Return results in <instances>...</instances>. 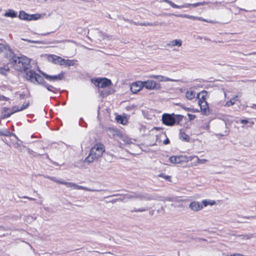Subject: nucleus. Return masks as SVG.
I'll list each match as a JSON object with an SVG mask.
<instances>
[{
  "instance_id": "nucleus-1",
  "label": "nucleus",
  "mask_w": 256,
  "mask_h": 256,
  "mask_svg": "<svg viewBox=\"0 0 256 256\" xmlns=\"http://www.w3.org/2000/svg\"><path fill=\"white\" fill-rule=\"evenodd\" d=\"M130 197L140 200L142 202L141 204L144 206L139 208H136L134 210L135 212H146L153 206V204L148 202L150 200H154L153 196L140 194H134L130 195Z\"/></svg>"
},
{
  "instance_id": "nucleus-2",
  "label": "nucleus",
  "mask_w": 256,
  "mask_h": 256,
  "mask_svg": "<svg viewBox=\"0 0 256 256\" xmlns=\"http://www.w3.org/2000/svg\"><path fill=\"white\" fill-rule=\"evenodd\" d=\"M105 151L104 146L102 144H96L91 148L88 156L86 158L85 162L92 163L100 158Z\"/></svg>"
},
{
  "instance_id": "nucleus-3",
  "label": "nucleus",
  "mask_w": 256,
  "mask_h": 256,
  "mask_svg": "<svg viewBox=\"0 0 256 256\" xmlns=\"http://www.w3.org/2000/svg\"><path fill=\"white\" fill-rule=\"evenodd\" d=\"M11 66L18 71L24 70L26 71L28 69L30 65V60L26 56H14L12 57V62L10 64Z\"/></svg>"
},
{
  "instance_id": "nucleus-4",
  "label": "nucleus",
  "mask_w": 256,
  "mask_h": 256,
  "mask_svg": "<svg viewBox=\"0 0 256 256\" xmlns=\"http://www.w3.org/2000/svg\"><path fill=\"white\" fill-rule=\"evenodd\" d=\"M26 73V78L27 80L31 81L32 82H38L39 84L42 85L48 90L53 92L52 88L54 87L46 83L41 76L36 74L34 70H28L24 71Z\"/></svg>"
},
{
  "instance_id": "nucleus-5",
  "label": "nucleus",
  "mask_w": 256,
  "mask_h": 256,
  "mask_svg": "<svg viewBox=\"0 0 256 256\" xmlns=\"http://www.w3.org/2000/svg\"><path fill=\"white\" fill-rule=\"evenodd\" d=\"M162 2L168 3L169 4L172 8H188L190 6H192L194 8L198 7L199 6H202L209 4V2H199L197 3H195L194 4H184L183 5L178 6L175 4H174L170 0H162Z\"/></svg>"
},
{
  "instance_id": "nucleus-6",
  "label": "nucleus",
  "mask_w": 256,
  "mask_h": 256,
  "mask_svg": "<svg viewBox=\"0 0 256 256\" xmlns=\"http://www.w3.org/2000/svg\"><path fill=\"white\" fill-rule=\"evenodd\" d=\"M170 162L173 164H181L185 162L191 161L192 158L187 157L184 156H174L170 158Z\"/></svg>"
},
{
  "instance_id": "nucleus-7",
  "label": "nucleus",
  "mask_w": 256,
  "mask_h": 256,
  "mask_svg": "<svg viewBox=\"0 0 256 256\" xmlns=\"http://www.w3.org/2000/svg\"><path fill=\"white\" fill-rule=\"evenodd\" d=\"M1 52L4 53L6 58H9L10 64L12 62V57L16 56L12 50L6 44H0V53Z\"/></svg>"
},
{
  "instance_id": "nucleus-8",
  "label": "nucleus",
  "mask_w": 256,
  "mask_h": 256,
  "mask_svg": "<svg viewBox=\"0 0 256 256\" xmlns=\"http://www.w3.org/2000/svg\"><path fill=\"white\" fill-rule=\"evenodd\" d=\"M63 184L66 186L68 188H72L74 190H82L86 191H90V192H98V190H92L90 188H88L82 186H79L75 183L70 182H64Z\"/></svg>"
},
{
  "instance_id": "nucleus-9",
  "label": "nucleus",
  "mask_w": 256,
  "mask_h": 256,
  "mask_svg": "<svg viewBox=\"0 0 256 256\" xmlns=\"http://www.w3.org/2000/svg\"><path fill=\"white\" fill-rule=\"evenodd\" d=\"M96 86L100 88H104L111 85L112 82L110 80L106 78H97L94 82Z\"/></svg>"
},
{
  "instance_id": "nucleus-10",
  "label": "nucleus",
  "mask_w": 256,
  "mask_h": 256,
  "mask_svg": "<svg viewBox=\"0 0 256 256\" xmlns=\"http://www.w3.org/2000/svg\"><path fill=\"white\" fill-rule=\"evenodd\" d=\"M162 122L166 125L172 126L176 123V119L174 115L164 114L162 116Z\"/></svg>"
},
{
  "instance_id": "nucleus-11",
  "label": "nucleus",
  "mask_w": 256,
  "mask_h": 256,
  "mask_svg": "<svg viewBox=\"0 0 256 256\" xmlns=\"http://www.w3.org/2000/svg\"><path fill=\"white\" fill-rule=\"evenodd\" d=\"M144 87L148 90L160 89V86L156 82L152 80H148L142 82Z\"/></svg>"
},
{
  "instance_id": "nucleus-12",
  "label": "nucleus",
  "mask_w": 256,
  "mask_h": 256,
  "mask_svg": "<svg viewBox=\"0 0 256 256\" xmlns=\"http://www.w3.org/2000/svg\"><path fill=\"white\" fill-rule=\"evenodd\" d=\"M42 74L46 80L52 82L60 80L64 76V74L62 73H60L58 75L53 76L48 74L44 72H42Z\"/></svg>"
},
{
  "instance_id": "nucleus-13",
  "label": "nucleus",
  "mask_w": 256,
  "mask_h": 256,
  "mask_svg": "<svg viewBox=\"0 0 256 256\" xmlns=\"http://www.w3.org/2000/svg\"><path fill=\"white\" fill-rule=\"evenodd\" d=\"M28 105H29V104L26 103V104H24L22 106V107H20V108H19L17 106H14L12 107V112L10 113L4 114V115L3 118H7L16 112L22 111V110L26 108H28Z\"/></svg>"
},
{
  "instance_id": "nucleus-14",
  "label": "nucleus",
  "mask_w": 256,
  "mask_h": 256,
  "mask_svg": "<svg viewBox=\"0 0 256 256\" xmlns=\"http://www.w3.org/2000/svg\"><path fill=\"white\" fill-rule=\"evenodd\" d=\"M144 87L142 82L138 81L134 82L130 86V90L134 94H136L140 92Z\"/></svg>"
},
{
  "instance_id": "nucleus-15",
  "label": "nucleus",
  "mask_w": 256,
  "mask_h": 256,
  "mask_svg": "<svg viewBox=\"0 0 256 256\" xmlns=\"http://www.w3.org/2000/svg\"><path fill=\"white\" fill-rule=\"evenodd\" d=\"M48 59L50 61H52L56 64L60 65H63L64 64V60L56 55L49 56Z\"/></svg>"
},
{
  "instance_id": "nucleus-16",
  "label": "nucleus",
  "mask_w": 256,
  "mask_h": 256,
  "mask_svg": "<svg viewBox=\"0 0 256 256\" xmlns=\"http://www.w3.org/2000/svg\"><path fill=\"white\" fill-rule=\"evenodd\" d=\"M182 41L180 39H175L170 41L166 44V46L170 48H173L175 46L180 48L182 46Z\"/></svg>"
},
{
  "instance_id": "nucleus-17",
  "label": "nucleus",
  "mask_w": 256,
  "mask_h": 256,
  "mask_svg": "<svg viewBox=\"0 0 256 256\" xmlns=\"http://www.w3.org/2000/svg\"><path fill=\"white\" fill-rule=\"evenodd\" d=\"M189 208L193 211L198 212L202 209L203 206L198 202H192L190 205Z\"/></svg>"
},
{
  "instance_id": "nucleus-18",
  "label": "nucleus",
  "mask_w": 256,
  "mask_h": 256,
  "mask_svg": "<svg viewBox=\"0 0 256 256\" xmlns=\"http://www.w3.org/2000/svg\"><path fill=\"white\" fill-rule=\"evenodd\" d=\"M150 78H154L155 79H156L160 82H176L177 80L170 79L168 78H167L166 76H156V75H152L150 76Z\"/></svg>"
},
{
  "instance_id": "nucleus-19",
  "label": "nucleus",
  "mask_w": 256,
  "mask_h": 256,
  "mask_svg": "<svg viewBox=\"0 0 256 256\" xmlns=\"http://www.w3.org/2000/svg\"><path fill=\"white\" fill-rule=\"evenodd\" d=\"M198 104L201 110L204 114H206L208 112V106L206 102H200V103Z\"/></svg>"
},
{
  "instance_id": "nucleus-20",
  "label": "nucleus",
  "mask_w": 256,
  "mask_h": 256,
  "mask_svg": "<svg viewBox=\"0 0 256 256\" xmlns=\"http://www.w3.org/2000/svg\"><path fill=\"white\" fill-rule=\"evenodd\" d=\"M10 62L7 64H4L0 66V74L3 75H6L10 71Z\"/></svg>"
},
{
  "instance_id": "nucleus-21",
  "label": "nucleus",
  "mask_w": 256,
  "mask_h": 256,
  "mask_svg": "<svg viewBox=\"0 0 256 256\" xmlns=\"http://www.w3.org/2000/svg\"><path fill=\"white\" fill-rule=\"evenodd\" d=\"M180 16L181 18H189V19H190V20H202V21H204V22H208L207 20L203 19L202 18H200V17H197V16H190V15H187V14H180L179 16Z\"/></svg>"
},
{
  "instance_id": "nucleus-22",
  "label": "nucleus",
  "mask_w": 256,
  "mask_h": 256,
  "mask_svg": "<svg viewBox=\"0 0 256 256\" xmlns=\"http://www.w3.org/2000/svg\"><path fill=\"white\" fill-rule=\"evenodd\" d=\"M198 103H200V102L204 101L206 102V98L207 97V92H206L203 91L200 92L198 96Z\"/></svg>"
},
{
  "instance_id": "nucleus-23",
  "label": "nucleus",
  "mask_w": 256,
  "mask_h": 256,
  "mask_svg": "<svg viewBox=\"0 0 256 256\" xmlns=\"http://www.w3.org/2000/svg\"><path fill=\"white\" fill-rule=\"evenodd\" d=\"M18 17L20 19L26 20H30V14L26 13L24 11H20Z\"/></svg>"
},
{
  "instance_id": "nucleus-24",
  "label": "nucleus",
  "mask_w": 256,
  "mask_h": 256,
  "mask_svg": "<svg viewBox=\"0 0 256 256\" xmlns=\"http://www.w3.org/2000/svg\"><path fill=\"white\" fill-rule=\"evenodd\" d=\"M195 96L196 92L192 89L188 90L186 93V97L189 100H192L195 98Z\"/></svg>"
},
{
  "instance_id": "nucleus-25",
  "label": "nucleus",
  "mask_w": 256,
  "mask_h": 256,
  "mask_svg": "<svg viewBox=\"0 0 256 256\" xmlns=\"http://www.w3.org/2000/svg\"><path fill=\"white\" fill-rule=\"evenodd\" d=\"M240 96H241V94L238 93L232 98L229 101H228L226 102V106H230L234 105L235 104L238 98L240 97Z\"/></svg>"
},
{
  "instance_id": "nucleus-26",
  "label": "nucleus",
  "mask_w": 256,
  "mask_h": 256,
  "mask_svg": "<svg viewBox=\"0 0 256 256\" xmlns=\"http://www.w3.org/2000/svg\"><path fill=\"white\" fill-rule=\"evenodd\" d=\"M251 238V236L248 234L240 235L237 236L236 240L239 242H244V241L248 240Z\"/></svg>"
},
{
  "instance_id": "nucleus-27",
  "label": "nucleus",
  "mask_w": 256,
  "mask_h": 256,
  "mask_svg": "<svg viewBox=\"0 0 256 256\" xmlns=\"http://www.w3.org/2000/svg\"><path fill=\"white\" fill-rule=\"evenodd\" d=\"M4 16L6 17H10V18H16L17 16V14L12 10H8L7 12H6Z\"/></svg>"
},
{
  "instance_id": "nucleus-28",
  "label": "nucleus",
  "mask_w": 256,
  "mask_h": 256,
  "mask_svg": "<svg viewBox=\"0 0 256 256\" xmlns=\"http://www.w3.org/2000/svg\"><path fill=\"white\" fill-rule=\"evenodd\" d=\"M180 138L182 140L186 142H188L190 140V136L184 132H180Z\"/></svg>"
},
{
  "instance_id": "nucleus-29",
  "label": "nucleus",
  "mask_w": 256,
  "mask_h": 256,
  "mask_svg": "<svg viewBox=\"0 0 256 256\" xmlns=\"http://www.w3.org/2000/svg\"><path fill=\"white\" fill-rule=\"evenodd\" d=\"M202 204L204 206H206L208 205L213 206L216 204V202L214 200H204L202 201Z\"/></svg>"
},
{
  "instance_id": "nucleus-30",
  "label": "nucleus",
  "mask_w": 256,
  "mask_h": 256,
  "mask_svg": "<svg viewBox=\"0 0 256 256\" xmlns=\"http://www.w3.org/2000/svg\"><path fill=\"white\" fill-rule=\"evenodd\" d=\"M190 158H192V160L196 158L197 164H204L208 162L207 160L200 159L197 156H190Z\"/></svg>"
},
{
  "instance_id": "nucleus-31",
  "label": "nucleus",
  "mask_w": 256,
  "mask_h": 256,
  "mask_svg": "<svg viewBox=\"0 0 256 256\" xmlns=\"http://www.w3.org/2000/svg\"><path fill=\"white\" fill-rule=\"evenodd\" d=\"M252 4L250 0H244L241 2L240 6L249 7Z\"/></svg>"
},
{
  "instance_id": "nucleus-32",
  "label": "nucleus",
  "mask_w": 256,
  "mask_h": 256,
  "mask_svg": "<svg viewBox=\"0 0 256 256\" xmlns=\"http://www.w3.org/2000/svg\"><path fill=\"white\" fill-rule=\"evenodd\" d=\"M12 112V109H10L8 108L4 107L2 108V118L4 119V118H3L4 115V114H8Z\"/></svg>"
},
{
  "instance_id": "nucleus-33",
  "label": "nucleus",
  "mask_w": 256,
  "mask_h": 256,
  "mask_svg": "<svg viewBox=\"0 0 256 256\" xmlns=\"http://www.w3.org/2000/svg\"><path fill=\"white\" fill-rule=\"evenodd\" d=\"M64 64L63 65L71 66H74V62L73 60H64Z\"/></svg>"
},
{
  "instance_id": "nucleus-34",
  "label": "nucleus",
  "mask_w": 256,
  "mask_h": 256,
  "mask_svg": "<svg viewBox=\"0 0 256 256\" xmlns=\"http://www.w3.org/2000/svg\"><path fill=\"white\" fill-rule=\"evenodd\" d=\"M10 135V132L7 129L0 130V136H8Z\"/></svg>"
},
{
  "instance_id": "nucleus-35",
  "label": "nucleus",
  "mask_w": 256,
  "mask_h": 256,
  "mask_svg": "<svg viewBox=\"0 0 256 256\" xmlns=\"http://www.w3.org/2000/svg\"><path fill=\"white\" fill-rule=\"evenodd\" d=\"M122 140L126 144H130L132 143V140L126 136L124 137Z\"/></svg>"
},
{
  "instance_id": "nucleus-36",
  "label": "nucleus",
  "mask_w": 256,
  "mask_h": 256,
  "mask_svg": "<svg viewBox=\"0 0 256 256\" xmlns=\"http://www.w3.org/2000/svg\"><path fill=\"white\" fill-rule=\"evenodd\" d=\"M30 20H36L40 18V15L38 14H30Z\"/></svg>"
},
{
  "instance_id": "nucleus-37",
  "label": "nucleus",
  "mask_w": 256,
  "mask_h": 256,
  "mask_svg": "<svg viewBox=\"0 0 256 256\" xmlns=\"http://www.w3.org/2000/svg\"><path fill=\"white\" fill-rule=\"evenodd\" d=\"M49 178L52 180V181L53 182H54L58 184H63V182L64 181L63 180H57L56 178L54 177H50Z\"/></svg>"
},
{
  "instance_id": "nucleus-38",
  "label": "nucleus",
  "mask_w": 256,
  "mask_h": 256,
  "mask_svg": "<svg viewBox=\"0 0 256 256\" xmlns=\"http://www.w3.org/2000/svg\"><path fill=\"white\" fill-rule=\"evenodd\" d=\"M23 40L25 41H27L30 43H34V44H45L46 43L44 42H40V41H36V40H28L26 39H23Z\"/></svg>"
},
{
  "instance_id": "nucleus-39",
  "label": "nucleus",
  "mask_w": 256,
  "mask_h": 256,
  "mask_svg": "<svg viewBox=\"0 0 256 256\" xmlns=\"http://www.w3.org/2000/svg\"><path fill=\"white\" fill-rule=\"evenodd\" d=\"M116 120L118 122H120V123L122 124H124V120H125V119L122 117L120 116H116Z\"/></svg>"
},
{
  "instance_id": "nucleus-40",
  "label": "nucleus",
  "mask_w": 256,
  "mask_h": 256,
  "mask_svg": "<svg viewBox=\"0 0 256 256\" xmlns=\"http://www.w3.org/2000/svg\"><path fill=\"white\" fill-rule=\"evenodd\" d=\"M140 26H155L156 24V23L148 22V23H142L140 24Z\"/></svg>"
},
{
  "instance_id": "nucleus-41",
  "label": "nucleus",
  "mask_w": 256,
  "mask_h": 256,
  "mask_svg": "<svg viewBox=\"0 0 256 256\" xmlns=\"http://www.w3.org/2000/svg\"><path fill=\"white\" fill-rule=\"evenodd\" d=\"M98 36L100 37H102V40H104L106 39V38H108L107 36L104 34H102V32H99L98 34Z\"/></svg>"
},
{
  "instance_id": "nucleus-42",
  "label": "nucleus",
  "mask_w": 256,
  "mask_h": 256,
  "mask_svg": "<svg viewBox=\"0 0 256 256\" xmlns=\"http://www.w3.org/2000/svg\"><path fill=\"white\" fill-rule=\"evenodd\" d=\"M188 118L190 120H193L195 118H196V116L194 115V114H188Z\"/></svg>"
},
{
  "instance_id": "nucleus-43",
  "label": "nucleus",
  "mask_w": 256,
  "mask_h": 256,
  "mask_svg": "<svg viewBox=\"0 0 256 256\" xmlns=\"http://www.w3.org/2000/svg\"><path fill=\"white\" fill-rule=\"evenodd\" d=\"M160 176L164 178H165L166 180H169L170 179V176H164L163 174H160Z\"/></svg>"
},
{
  "instance_id": "nucleus-44",
  "label": "nucleus",
  "mask_w": 256,
  "mask_h": 256,
  "mask_svg": "<svg viewBox=\"0 0 256 256\" xmlns=\"http://www.w3.org/2000/svg\"><path fill=\"white\" fill-rule=\"evenodd\" d=\"M170 143V140H168V138H166L163 141V144H168Z\"/></svg>"
},
{
  "instance_id": "nucleus-45",
  "label": "nucleus",
  "mask_w": 256,
  "mask_h": 256,
  "mask_svg": "<svg viewBox=\"0 0 256 256\" xmlns=\"http://www.w3.org/2000/svg\"><path fill=\"white\" fill-rule=\"evenodd\" d=\"M240 122L242 124H246L248 123V120H242L241 121H240Z\"/></svg>"
},
{
  "instance_id": "nucleus-46",
  "label": "nucleus",
  "mask_w": 256,
  "mask_h": 256,
  "mask_svg": "<svg viewBox=\"0 0 256 256\" xmlns=\"http://www.w3.org/2000/svg\"><path fill=\"white\" fill-rule=\"evenodd\" d=\"M24 198H28L30 200H34V198H30V197H28V196H24L23 197Z\"/></svg>"
},
{
  "instance_id": "nucleus-47",
  "label": "nucleus",
  "mask_w": 256,
  "mask_h": 256,
  "mask_svg": "<svg viewBox=\"0 0 256 256\" xmlns=\"http://www.w3.org/2000/svg\"><path fill=\"white\" fill-rule=\"evenodd\" d=\"M4 230V226H0V230Z\"/></svg>"
},
{
  "instance_id": "nucleus-48",
  "label": "nucleus",
  "mask_w": 256,
  "mask_h": 256,
  "mask_svg": "<svg viewBox=\"0 0 256 256\" xmlns=\"http://www.w3.org/2000/svg\"><path fill=\"white\" fill-rule=\"evenodd\" d=\"M239 9L241 10H244V11H248V10H246L244 8H239Z\"/></svg>"
},
{
  "instance_id": "nucleus-49",
  "label": "nucleus",
  "mask_w": 256,
  "mask_h": 256,
  "mask_svg": "<svg viewBox=\"0 0 256 256\" xmlns=\"http://www.w3.org/2000/svg\"><path fill=\"white\" fill-rule=\"evenodd\" d=\"M2 10V9L0 8V12Z\"/></svg>"
},
{
  "instance_id": "nucleus-50",
  "label": "nucleus",
  "mask_w": 256,
  "mask_h": 256,
  "mask_svg": "<svg viewBox=\"0 0 256 256\" xmlns=\"http://www.w3.org/2000/svg\"><path fill=\"white\" fill-rule=\"evenodd\" d=\"M256 54V52H254V54Z\"/></svg>"
}]
</instances>
